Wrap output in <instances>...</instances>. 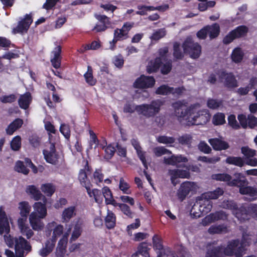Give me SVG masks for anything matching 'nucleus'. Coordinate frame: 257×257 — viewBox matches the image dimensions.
<instances>
[{
  "mask_svg": "<svg viewBox=\"0 0 257 257\" xmlns=\"http://www.w3.org/2000/svg\"><path fill=\"white\" fill-rule=\"evenodd\" d=\"M195 105L188 106L185 101H177L172 104L174 115L180 122L185 120L188 122V118L195 110Z\"/></svg>",
  "mask_w": 257,
  "mask_h": 257,
  "instance_id": "nucleus-1",
  "label": "nucleus"
},
{
  "mask_svg": "<svg viewBox=\"0 0 257 257\" xmlns=\"http://www.w3.org/2000/svg\"><path fill=\"white\" fill-rule=\"evenodd\" d=\"M234 176L235 178L229 183L230 186L239 187V192L241 194L248 195L252 197L257 196V188L247 186L248 182L243 176L239 173L235 174Z\"/></svg>",
  "mask_w": 257,
  "mask_h": 257,
  "instance_id": "nucleus-2",
  "label": "nucleus"
},
{
  "mask_svg": "<svg viewBox=\"0 0 257 257\" xmlns=\"http://www.w3.org/2000/svg\"><path fill=\"white\" fill-rule=\"evenodd\" d=\"M163 104L160 100H154L150 104L136 105V111L146 117H153L159 112Z\"/></svg>",
  "mask_w": 257,
  "mask_h": 257,
  "instance_id": "nucleus-3",
  "label": "nucleus"
},
{
  "mask_svg": "<svg viewBox=\"0 0 257 257\" xmlns=\"http://www.w3.org/2000/svg\"><path fill=\"white\" fill-rule=\"evenodd\" d=\"M199 104H196L195 110L188 118V125H203L210 119V116L207 111L199 110Z\"/></svg>",
  "mask_w": 257,
  "mask_h": 257,
  "instance_id": "nucleus-4",
  "label": "nucleus"
},
{
  "mask_svg": "<svg viewBox=\"0 0 257 257\" xmlns=\"http://www.w3.org/2000/svg\"><path fill=\"white\" fill-rule=\"evenodd\" d=\"M185 53H188L193 59L198 58L201 53V47L199 44L194 42L192 38H187L183 44Z\"/></svg>",
  "mask_w": 257,
  "mask_h": 257,
  "instance_id": "nucleus-5",
  "label": "nucleus"
},
{
  "mask_svg": "<svg viewBox=\"0 0 257 257\" xmlns=\"http://www.w3.org/2000/svg\"><path fill=\"white\" fill-rule=\"evenodd\" d=\"M15 247L16 257H24L32 249L30 243L22 236L15 238Z\"/></svg>",
  "mask_w": 257,
  "mask_h": 257,
  "instance_id": "nucleus-6",
  "label": "nucleus"
},
{
  "mask_svg": "<svg viewBox=\"0 0 257 257\" xmlns=\"http://www.w3.org/2000/svg\"><path fill=\"white\" fill-rule=\"evenodd\" d=\"M219 32V25L217 23H214L203 27L197 32V36L200 39H205L208 35L210 39H213L218 36Z\"/></svg>",
  "mask_w": 257,
  "mask_h": 257,
  "instance_id": "nucleus-7",
  "label": "nucleus"
},
{
  "mask_svg": "<svg viewBox=\"0 0 257 257\" xmlns=\"http://www.w3.org/2000/svg\"><path fill=\"white\" fill-rule=\"evenodd\" d=\"M257 210V205L255 204H250L248 205H243L240 207L235 209L233 214L240 221L248 220L249 217V213L251 212H256Z\"/></svg>",
  "mask_w": 257,
  "mask_h": 257,
  "instance_id": "nucleus-8",
  "label": "nucleus"
},
{
  "mask_svg": "<svg viewBox=\"0 0 257 257\" xmlns=\"http://www.w3.org/2000/svg\"><path fill=\"white\" fill-rule=\"evenodd\" d=\"M242 245L238 240H232L228 242L226 247L223 246L224 253L226 255L238 256L244 250Z\"/></svg>",
  "mask_w": 257,
  "mask_h": 257,
  "instance_id": "nucleus-9",
  "label": "nucleus"
},
{
  "mask_svg": "<svg viewBox=\"0 0 257 257\" xmlns=\"http://www.w3.org/2000/svg\"><path fill=\"white\" fill-rule=\"evenodd\" d=\"M43 153L47 162L53 165H56L58 163L59 155L56 152L54 144L49 143Z\"/></svg>",
  "mask_w": 257,
  "mask_h": 257,
  "instance_id": "nucleus-10",
  "label": "nucleus"
},
{
  "mask_svg": "<svg viewBox=\"0 0 257 257\" xmlns=\"http://www.w3.org/2000/svg\"><path fill=\"white\" fill-rule=\"evenodd\" d=\"M168 175L170 177L172 184L175 186L179 182L178 178H189L190 176L188 170H183L180 169H169L168 171Z\"/></svg>",
  "mask_w": 257,
  "mask_h": 257,
  "instance_id": "nucleus-11",
  "label": "nucleus"
},
{
  "mask_svg": "<svg viewBox=\"0 0 257 257\" xmlns=\"http://www.w3.org/2000/svg\"><path fill=\"white\" fill-rule=\"evenodd\" d=\"M227 214L223 211H216L204 217L202 220L201 224L205 226L218 220H225L227 219Z\"/></svg>",
  "mask_w": 257,
  "mask_h": 257,
  "instance_id": "nucleus-12",
  "label": "nucleus"
},
{
  "mask_svg": "<svg viewBox=\"0 0 257 257\" xmlns=\"http://www.w3.org/2000/svg\"><path fill=\"white\" fill-rule=\"evenodd\" d=\"M196 189L195 183L186 181L181 184L177 191V196L179 199L183 201L189 193Z\"/></svg>",
  "mask_w": 257,
  "mask_h": 257,
  "instance_id": "nucleus-13",
  "label": "nucleus"
},
{
  "mask_svg": "<svg viewBox=\"0 0 257 257\" xmlns=\"http://www.w3.org/2000/svg\"><path fill=\"white\" fill-rule=\"evenodd\" d=\"M47 229L49 231V234L51 231H53V235L49 239L56 243L57 238L63 234V226L61 224H57L56 222L53 221L47 225Z\"/></svg>",
  "mask_w": 257,
  "mask_h": 257,
  "instance_id": "nucleus-14",
  "label": "nucleus"
},
{
  "mask_svg": "<svg viewBox=\"0 0 257 257\" xmlns=\"http://www.w3.org/2000/svg\"><path fill=\"white\" fill-rule=\"evenodd\" d=\"M155 83L153 77L141 75L134 83V86L139 88H146L153 87Z\"/></svg>",
  "mask_w": 257,
  "mask_h": 257,
  "instance_id": "nucleus-15",
  "label": "nucleus"
},
{
  "mask_svg": "<svg viewBox=\"0 0 257 257\" xmlns=\"http://www.w3.org/2000/svg\"><path fill=\"white\" fill-rule=\"evenodd\" d=\"M32 22V17L30 15H26L25 18L19 22L17 27L13 29V33H26Z\"/></svg>",
  "mask_w": 257,
  "mask_h": 257,
  "instance_id": "nucleus-16",
  "label": "nucleus"
},
{
  "mask_svg": "<svg viewBox=\"0 0 257 257\" xmlns=\"http://www.w3.org/2000/svg\"><path fill=\"white\" fill-rule=\"evenodd\" d=\"M71 231L69 228L67 232L64 234L63 237L59 241L55 252L56 257H64L66 252V244L69 233Z\"/></svg>",
  "mask_w": 257,
  "mask_h": 257,
  "instance_id": "nucleus-17",
  "label": "nucleus"
},
{
  "mask_svg": "<svg viewBox=\"0 0 257 257\" xmlns=\"http://www.w3.org/2000/svg\"><path fill=\"white\" fill-rule=\"evenodd\" d=\"M43 219L36 214V212H31L29 215V222L33 229L35 231H41L44 227V223L41 220Z\"/></svg>",
  "mask_w": 257,
  "mask_h": 257,
  "instance_id": "nucleus-18",
  "label": "nucleus"
},
{
  "mask_svg": "<svg viewBox=\"0 0 257 257\" xmlns=\"http://www.w3.org/2000/svg\"><path fill=\"white\" fill-rule=\"evenodd\" d=\"M220 78L224 84L228 88H233L237 86V82L234 76L231 73L222 71L220 74Z\"/></svg>",
  "mask_w": 257,
  "mask_h": 257,
  "instance_id": "nucleus-19",
  "label": "nucleus"
},
{
  "mask_svg": "<svg viewBox=\"0 0 257 257\" xmlns=\"http://www.w3.org/2000/svg\"><path fill=\"white\" fill-rule=\"evenodd\" d=\"M10 226L6 213L3 210V207H0V234H9Z\"/></svg>",
  "mask_w": 257,
  "mask_h": 257,
  "instance_id": "nucleus-20",
  "label": "nucleus"
},
{
  "mask_svg": "<svg viewBox=\"0 0 257 257\" xmlns=\"http://www.w3.org/2000/svg\"><path fill=\"white\" fill-rule=\"evenodd\" d=\"M90 170L91 168L88 165V162L87 161H86L84 169H81L79 173L78 179L81 185L85 188L86 187L88 188L89 186H91V183L87 178L86 172V171L87 172H90Z\"/></svg>",
  "mask_w": 257,
  "mask_h": 257,
  "instance_id": "nucleus-21",
  "label": "nucleus"
},
{
  "mask_svg": "<svg viewBox=\"0 0 257 257\" xmlns=\"http://www.w3.org/2000/svg\"><path fill=\"white\" fill-rule=\"evenodd\" d=\"M196 202L200 204L199 208L203 215L211 211L212 207L211 201L207 198H204L203 194L198 197Z\"/></svg>",
  "mask_w": 257,
  "mask_h": 257,
  "instance_id": "nucleus-22",
  "label": "nucleus"
},
{
  "mask_svg": "<svg viewBox=\"0 0 257 257\" xmlns=\"http://www.w3.org/2000/svg\"><path fill=\"white\" fill-rule=\"evenodd\" d=\"M188 162V159L181 155H172L169 158H164V163L167 165L177 166L179 163H186Z\"/></svg>",
  "mask_w": 257,
  "mask_h": 257,
  "instance_id": "nucleus-23",
  "label": "nucleus"
},
{
  "mask_svg": "<svg viewBox=\"0 0 257 257\" xmlns=\"http://www.w3.org/2000/svg\"><path fill=\"white\" fill-rule=\"evenodd\" d=\"M225 254L223 252V246L219 245L217 246H211L208 249L206 257H224Z\"/></svg>",
  "mask_w": 257,
  "mask_h": 257,
  "instance_id": "nucleus-24",
  "label": "nucleus"
},
{
  "mask_svg": "<svg viewBox=\"0 0 257 257\" xmlns=\"http://www.w3.org/2000/svg\"><path fill=\"white\" fill-rule=\"evenodd\" d=\"M55 243L50 239L47 240L43 247L39 250V254L42 257H46L53 250Z\"/></svg>",
  "mask_w": 257,
  "mask_h": 257,
  "instance_id": "nucleus-25",
  "label": "nucleus"
},
{
  "mask_svg": "<svg viewBox=\"0 0 257 257\" xmlns=\"http://www.w3.org/2000/svg\"><path fill=\"white\" fill-rule=\"evenodd\" d=\"M75 215L76 207L74 206L67 207L62 213V221L64 223H67Z\"/></svg>",
  "mask_w": 257,
  "mask_h": 257,
  "instance_id": "nucleus-26",
  "label": "nucleus"
},
{
  "mask_svg": "<svg viewBox=\"0 0 257 257\" xmlns=\"http://www.w3.org/2000/svg\"><path fill=\"white\" fill-rule=\"evenodd\" d=\"M209 143L215 150H226L229 148L227 143L218 138L210 139Z\"/></svg>",
  "mask_w": 257,
  "mask_h": 257,
  "instance_id": "nucleus-27",
  "label": "nucleus"
},
{
  "mask_svg": "<svg viewBox=\"0 0 257 257\" xmlns=\"http://www.w3.org/2000/svg\"><path fill=\"white\" fill-rule=\"evenodd\" d=\"M210 234L226 233L229 232L228 228L224 224L212 225L208 229Z\"/></svg>",
  "mask_w": 257,
  "mask_h": 257,
  "instance_id": "nucleus-28",
  "label": "nucleus"
},
{
  "mask_svg": "<svg viewBox=\"0 0 257 257\" xmlns=\"http://www.w3.org/2000/svg\"><path fill=\"white\" fill-rule=\"evenodd\" d=\"M32 96L29 92L21 95L18 100V103L20 107L23 109H27L32 101Z\"/></svg>",
  "mask_w": 257,
  "mask_h": 257,
  "instance_id": "nucleus-29",
  "label": "nucleus"
},
{
  "mask_svg": "<svg viewBox=\"0 0 257 257\" xmlns=\"http://www.w3.org/2000/svg\"><path fill=\"white\" fill-rule=\"evenodd\" d=\"M33 207L34 210L32 212H36L38 216L42 218H44L46 216L47 212L45 203L41 202H36L34 204Z\"/></svg>",
  "mask_w": 257,
  "mask_h": 257,
  "instance_id": "nucleus-30",
  "label": "nucleus"
},
{
  "mask_svg": "<svg viewBox=\"0 0 257 257\" xmlns=\"http://www.w3.org/2000/svg\"><path fill=\"white\" fill-rule=\"evenodd\" d=\"M149 249L146 242H142L138 246L137 252L132 255V257H150Z\"/></svg>",
  "mask_w": 257,
  "mask_h": 257,
  "instance_id": "nucleus-31",
  "label": "nucleus"
},
{
  "mask_svg": "<svg viewBox=\"0 0 257 257\" xmlns=\"http://www.w3.org/2000/svg\"><path fill=\"white\" fill-rule=\"evenodd\" d=\"M23 124V120L21 118H16L6 128V133L12 135L15 131L20 128Z\"/></svg>",
  "mask_w": 257,
  "mask_h": 257,
  "instance_id": "nucleus-32",
  "label": "nucleus"
},
{
  "mask_svg": "<svg viewBox=\"0 0 257 257\" xmlns=\"http://www.w3.org/2000/svg\"><path fill=\"white\" fill-rule=\"evenodd\" d=\"M131 143L132 145L134 146L135 149H136L137 154L140 158V159L142 162L144 166L146 168V169H148V166L147 165L146 160L144 155V153L142 151V148L140 146L139 142L135 139H132L131 140Z\"/></svg>",
  "mask_w": 257,
  "mask_h": 257,
  "instance_id": "nucleus-33",
  "label": "nucleus"
},
{
  "mask_svg": "<svg viewBox=\"0 0 257 257\" xmlns=\"http://www.w3.org/2000/svg\"><path fill=\"white\" fill-rule=\"evenodd\" d=\"M244 57V53L240 48L237 47L233 49L231 55V59L235 63L241 62Z\"/></svg>",
  "mask_w": 257,
  "mask_h": 257,
  "instance_id": "nucleus-34",
  "label": "nucleus"
},
{
  "mask_svg": "<svg viewBox=\"0 0 257 257\" xmlns=\"http://www.w3.org/2000/svg\"><path fill=\"white\" fill-rule=\"evenodd\" d=\"M26 192L31 195L35 200H39L42 197L45 198V197L42 194L41 192L34 185L28 186L26 189Z\"/></svg>",
  "mask_w": 257,
  "mask_h": 257,
  "instance_id": "nucleus-35",
  "label": "nucleus"
},
{
  "mask_svg": "<svg viewBox=\"0 0 257 257\" xmlns=\"http://www.w3.org/2000/svg\"><path fill=\"white\" fill-rule=\"evenodd\" d=\"M18 209L21 216H28L30 212L31 207L27 201H22L19 203Z\"/></svg>",
  "mask_w": 257,
  "mask_h": 257,
  "instance_id": "nucleus-36",
  "label": "nucleus"
},
{
  "mask_svg": "<svg viewBox=\"0 0 257 257\" xmlns=\"http://www.w3.org/2000/svg\"><path fill=\"white\" fill-rule=\"evenodd\" d=\"M61 52L60 46H57L52 52L54 54V58L51 60L52 65L55 68H58L60 66L59 57Z\"/></svg>",
  "mask_w": 257,
  "mask_h": 257,
  "instance_id": "nucleus-37",
  "label": "nucleus"
},
{
  "mask_svg": "<svg viewBox=\"0 0 257 257\" xmlns=\"http://www.w3.org/2000/svg\"><path fill=\"white\" fill-rule=\"evenodd\" d=\"M223 194V191L220 188H217L213 191L208 192L202 194L203 197L205 198H207L208 200L210 199H216L219 196L222 195Z\"/></svg>",
  "mask_w": 257,
  "mask_h": 257,
  "instance_id": "nucleus-38",
  "label": "nucleus"
},
{
  "mask_svg": "<svg viewBox=\"0 0 257 257\" xmlns=\"http://www.w3.org/2000/svg\"><path fill=\"white\" fill-rule=\"evenodd\" d=\"M115 216L111 211H108L107 215L105 218V223L108 229L113 228L115 225Z\"/></svg>",
  "mask_w": 257,
  "mask_h": 257,
  "instance_id": "nucleus-39",
  "label": "nucleus"
},
{
  "mask_svg": "<svg viewBox=\"0 0 257 257\" xmlns=\"http://www.w3.org/2000/svg\"><path fill=\"white\" fill-rule=\"evenodd\" d=\"M162 63L160 58H156L154 61H151L147 67V71L149 73L156 72L161 66Z\"/></svg>",
  "mask_w": 257,
  "mask_h": 257,
  "instance_id": "nucleus-40",
  "label": "nucleus"
},
{
  "mask_svg": "<svg viewBox=\"0 0 257 257\" xmlns=\"http://www.w3.org/2000/svg\"><path fill=\"white\" fill-rule=\"evenodd\" d=\"M121 29H117L114 31V38L111 42H110V44H112V46L111 47V49H113L114 45L116 43L117 41L123 40L127 37V36L124 35V33L123 32Z\"/></svg>",
  "mask_w": 257,
  "mask_h": 257,
  "instance_id": "nucleus-41",
  "label": "nucleus"
},
{
  "mask_svg": "<svg viewBox=\"0 0 257 257\" xmlns=\"http://www.w3.org/2000/svg\"><path fill=\"white\" fill-rule=\"evenodd\" d=\"M226 163L231 165H234L240 167L244 166L245 161L243 159L239 157H228L226 158Z\"/></svg>",
  "mask_w": 257,
  "mask_h": 257,
  "instance_id": "nucleus-42",
  "label": "nucleus"
},
{
  "mask_svg": "<svg viewBox=\"0 0 257 257\" xmlns=\"http://www.w3.org/2000/svg\"><path fill=\"white\" fill-rule=\"evenodd\" d=\"M220 207L227 209L231 210L232 213H234V211L237 207L236 203L232 200H224L220 204Z\"/></svg>",
  "mask_w": 257,
  "mask_h": 257,
  "instance_id": "nucleus-43",
  "label": "nucleus"
},
{
  "mask_svg": "<svg viewBox=\"0 0 257 257\" xmlns=\"http://www.w3.org/2000/svg\"><path fill=\"white\" fill-rule=\"evenodd\" d=\"M86 82L91 86L94 85L96 82V79L93 77L92 69L91 66L87 67V72L84 75Z\"/></svg>",
  "mask_w": 257,
  "mask_h": 257,
  "instance_id": "nucleus-44",
  "label": "nucleus"
},
{
  "mask_svg": "<svg viewBox=\"0 0 257 257\" xmlns=\"http://www.w3.org/2000/svg\"><path fill=\"white\" fill-rule=\"evenodd\" d=\"M82 232V226L81 223L79 221H77L75 224L74 229L70 238L71 241H74L77 239Z\"/></svg>",
  "mask_w": 257,
  "mask_h": 257,
  "instance_id": "nucleus-45",
  "label": "nucleus"
},
{
  "mask_svg": "<svg viewBox=\"0 0 257 257\" xmlns=\"http://www.w3.org/2000/svg\"><path fill=\"white\" fill-rule=\"evenodd\" d=\"M248 28L245 26H240L231 31L235 38L244 36L247 32Z\"/></svg>",
  "mask_w": 257,
  "mask_h": 257,
  "instance_id": "nucleus-46",
  "label": "nucleus"
},
{
  "mask_svg": "<svg viewBox=\"0 0 257 257\" xmlns=\"http://www.w3.org/2000/svg\"><path fill=\"white\" fill-rule=\"evenodd\" d=\"M225 115L223 113L218 112L212 118V123L215 125H222L225 123Z\"/></svg>",
  "mask_w": 257,
  "mask_h": 257,
  "instance_id": "nucleus-47",
  "label": "nucleus"
},
{
  "mask_svg": "<svg viewBox=\"0 0 257 257\" xmlns=\"http://www.w3.org/2000/svg\"><path fill=\"white\" fill-rule=\"evenodd\" d=\"M178 141L182 145H186L188 147L191 146L192 142V137L189 134H184L178 138Z\"/></svg>",
  "mask_w": 257,
  "mask_h": 257,
  "instance_id": "nucleus-48",
  "label": "nucleus"
},
{
  "mask_svg": "<svg viewBox=\"0 0 257 257\" xmlns=\"http://www.w3.org/2000/svg\"><path fill=\"white\" fill-rule=\"evenodd\" d=\"M166 35V31L165 28H162L157 30L154 32L152 36L150 37V39L152 40L158 41L160 39L164 37Z\"/></svg>",
  "mask_w": 257,
  "mask_h": 257,
  "instance_id": "nucleus-49",
  "label": "nucleus"
},
{
  "mask_svg": "<svg viewBox=\"0 0 257 257\" xmlns=\"http://www.w3.org/2000/svg\"><path fill=\"white\" fill-rule=\"evenodd\" d=\"M173 87H170L167 85H162L159 87L156 90V93L157 94L166 95L171 94V90Z\"/></svg>",
  "mask_w": 257,
  "mask_h": 257,
  "instance_id": "nucleus-50",
  "label": "nucleus"
},
{
  "mask_svg": "<svg viewBox=\"0 0 257 257\" xmlns=\"http://www.w3.org/2000/svg\"><path fill=\"white\" fill-rule=\"evenodd\" d=\"M161 71L163 74H167L172 69L171 60H167L166 61H162L161 63Z\"/></svg>",
  "mask_w": 257,
  "mask_h": 257,
  "instance_id": "nucleus-51",
  "label": "nucleus"
},
{
  "mask_svg": "<svg viewBox=\"0 0 257 257\" xmlns=\"http://www.w3.org/2000/svg\"><path fill=\"white\" fill-rule=\"evenodd\" d=\"M212 178L213 179L218 181L228 182L229 185H230L229 184L230 182L233 180H231V176L225 173L214 174L212 176Z\"/></svg>",
  "mask_w": 257,
  "mask_h": 257,
  "instance_id": "nucleus-52",
  "label": "nucleus"
},
{
  "mask_svg": "<svg viewBox=\"0 0 257 257\" xmlns=\"http://www.w3.org/2000/svg\"><path fill=\"white\" fill-rule=\"evenodd\" d=\"M41 189L48 196H51L55 192V187L51 184H43Z\"/></svg>",
  "mask_w": 257,
  "mask_h": 257,
  "instance_id": "nucleus-53",
  "label": "nucleus"
},
{
  "mask_svg": "<svg viewBox=\"0 0 257 257\" xmlns=\"http://www.w3.org/2000/svg\"><path fill=\"white\" fill-rule=\"evenodd\" d=\"M11 147L13 150L17 151L21 147V138L19 136L15 137L11 142Z\"/></svg>",
  "mask_w": 257,
  "mask_h": 257,
  "instance_id": "nucleus-54",
  "label": "nucleus"
},
{
  "mask_svg": "<svg viewBox=\"0 0 257 257\" xmlns=\"http://www.w3.org/2000/svg\"><path fill=\"white\" fill-rule=\"evenodd\" d=\"M153 153L157 157H160L164 154H171V151L164 147H157L153 149Z\"/></svg>",
  "mask_w": 257,
  "mask_h": 257,
  "instance_id": "nucleus-55",
  "label": "nucleus"
},
{
  "mask_svg": "<svg viewBox=\"0 0 257 257\" xmlns=\"http://www.w3.org/2000/svg\"><path fill=\"white\" fill-rule=\"evenodd\" d=\"M15 170L25 175L28 174L29 172V170L25 165L24 163L20 161H19L16 163L15 165Z\"/></svg>",
  "mask_w": 257,
  "mask_h": 257,
  "instance_id": "nucleus-56",
  "label": "nucleus"
},
{
  "mask_svg": "<svg viewBox=\"0 0 257 257\" xmlns=\"http://www.w3.org/2000/svg\"><path fill=\"white\" fill-rule=\"evenodd\" d=\"M157 140L160 143L168 145L174 143L175 141V139L173 137L161 136L158 137L157 138Z\"/></svg>",
  "mask_w": 257,
  "mask_h": 257,
  "instance_id": "nucleus-57",
  "label": "nucleus"
},
{
  "mask_svg": "<svg viewBox=\"0 0 257 257\" xmlns=\"http://www.w3.org/2000/svg\"><path fill=\"white\" fill-rule=\"evenodd\" d=\"M200 206V204H199L198 203H197L196 202H195L191 208L190 213L196 218L200 217L203 215L200 210V208H199Z\"/></svg>",
  "mask_w": 257,
  "mask_h": 257,
  "instance_id": "nucleus-58",
  "label": "nucleus"
},
{
  "mask_svg": "<svg viewBox=\"0 0 257 257\" xmlns=\"http://www.w3.org/2000/svg\"><path fill=\"white\" fill-rule=\"evenodd\" d=\"M102 193L105 198L106 204H108L111 203L110 201H112L113 197L110 189L108 187H105L102 189Z\"/></svg>",
  "mask_w": 257,
  "mask_h": 257,
  "instance_id": "nucleus-59",
  "label": "nucleus"
},
{
  "mask_svg": "<svg viewBox=\"0 0 257 257\" xmlns=\"http://www.w3.org/2000/svg\"><path fill=\"white\" fill-rule=\"evenodd\" d=\"M157 257H175V255L170 248H167L160 250Z\"/></svg>",
  "mask_w": 257,
  "mask_h": 257,
  "instance_id": "nucleus-60",
  "label": "nucleus"
},
{
  "mask_svg": "<svg viewBox=\"0 0 257 257\" xmlns=\"http://www.w3.org/2000/svg\"><path fill=\"white\" fill-rule=\"evenodd\" d=\"M152 240L153 248L155 249L161 250L163 249V246L162 244L161 239L157 235H155L153 236Z\"/></svg>",
  "mask_w": 257,
  "mask_h": 257,
  "instance_id": "nucleus-61",
  "label": "nucleus"
},
{
  "mask_svg": "<svg viewBox=\"0 0 257 257\" xmlns=\"http://www.w3.org/2000/svg\"><path fill=\"white\" fill-rule=\"evenodd\" d=\"M228 124L233 129L238 130L240 128V125L237 121L235 116L233 114L230 115L228 117Z\"/></svg>",
  "mask_w": 257,
  "mask_h": 257,
  "instance_id": "nucleus-62",
  "label": "nucleus"
},
{
  "mask_svg": "<svg viewBox=\"0 0 257 257\" xmlns=\"http://www.w3.org/2000/svg\"><path fill=\"white\" fill-rule=\"evenodd\" d=\"M173 55L177 59H181L183 57V54L180 50V45L178 43H175L174 44Z\"/></svg>",
  "mask_w": 257,
  "mask_h": 257,
  "instance_id": "nucleus-63",
  "label": "nucleus"
},
{
  "mask_svg": "<svg viewBox=\"0 0 257 257\" xmlns=\"http://www.w3.org/2000/svg\"><path fill=\"white\" fill-rule=\"evenodd\" d=\"M241 153L247 158L253 157L255 154V151L250 149L248 147L241 148Z\"/></svg>",
  "mask_w": 257,
  "mask_h": 257,
  "instance_id": "nucleus-64",
  "label": "nucleus"
}]
</instances>
